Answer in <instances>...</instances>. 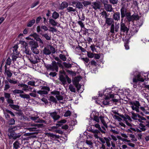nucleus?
<instances>
[{"label": "nucleus", "instance_id": "b1692460", "mask_svg": "<svg viewBox=\"0 0 149 149\" xmlns=\"http://www.w3.org/2000/svg\"><path fill=\"white\" fill-rule=\"evenodd\" d=\"M38 46H35L34 47H31V50L32 52L34 54H38L39 53V51L38 49H37V48Z\"/></svg>", "mask_w": 149, "mask_h": 149}, {"label": "nucleus", "instance_id": "f8f14e48", "mask_svg": "<svg viewBox=\"0 0 149 149\" xmlns=\"http://www.w3.org/2000/svg\"><path fill=\"white\" fill-rule=\"evenodd\" d=\"M100 130H92L91 132L93 134V136L95 138H99V135L100 134Z\"/></svg>", "mask_w": 149, "mask_h": 149}, {"label": "nucleus", "instance_id": "c756f323", "mask_svg": "<svg viewBox=\"0 0 149 149\" xmlns=\"http://www.w3.org/2000/svg\"><path fill=\"white\" fill-rule=\"evenodd\" d=\"M99 140L102 143V144H104L109 139L107 137H104L103 138L99 137L98 138Z\"/></svg>", "mask_w": 149, "mask_h": 149}, {"label": "nucleus", "instance_id": "1a4fd4ad", "mask_svg": "<svg viewBox=\"0 0 149 149\" xmlns=\"http://www.w3.org/2000/svg\"><path fill=\"white\" fill-rule=\"evenodd\" d=\"M129 16V18H128L127 20L129 22L134 20H137L139 19V17L136 13H134L132 15H131L130 13Z\"/></svg>", "mask_w": 149, "mask_h": 149}, {"label": "nucleus", "instance_id": "8fccbe9b", "mask_svg": "<svg viewBox=\"0 0 149 149\" xmlns=\"http://www.w3.org/2000/svg\"><path fill=\"white\" fill-rule=\"evenodd\" d=\"M29 87L27 85L24 84L22 88V90L24 91H29Z\"/></svg>", "mask_w": 149, "mask_h": 149}, {"label": "nucleus", "instance_id": "338daca9", "mask_svg": "<svg viewBox=\"0 0 149 149\" xmlns=\"http://www.w3.org/2000/svg\"><path fill=\"white\" fill-rule=\"evenodd\" d=\"M56 97L58 100H61L63 99V96L60 95V94L57 96H56Z\"/></svg>", "mask_w": 149, "mask_h": 149}, {"label": "nucleus", "instance_id": "a18cd8bd", "mask_svg": "<svg viewBox=\"0 0 149 149\" xmlns=\"http://www.w3.org/2000/svg\"><path fill=\"white\" fill-rule=\"evenodd\" d=\"M132 115V118L135 120H137V116H138V115H139V114L137 115L136 114H135V113H134L133 112H132L131 113Z\"/></svg>", "mask_w": 149, "mask_h": 149}, {"label": "nucleus", "instance_id": "f257e3e1", "mask_svg": "<svg viewBox=\"0 0 149 149\" xmlns=\"http://www.w3.org/2000/svg\"><path fill=\"white\" fill-rule=\"evenodd\" d=\"M15 128V127L9 128L8 130V132L9 133L8 134L9 138L10 139H12L14 140L19 138L21 136V134L19 133L17 134L14 132Z\"/></svg>", "mask_w": 149, "mask_h": 149}, {"label": "nucleus", "instance_id": "f704fd0d", "mask_svg": "<svg viewBox=\"0 0 149 149\" xmlns=\"http://www.w3.org/2000/svg\"><path fill=\"white\" fill-rule=\"evenodd\" d=\"M20 97L23 98H26V99H29L30 98V96L29 95L27 94H20L19 95Z\"/></svg>", "mask_w": 149, "mask_h": 149}, {"label": "nucleus", "instance_id": "4d7b16f0", "mask_svg": "<svg viewBox=\"0 0 149 149\" xmlns=\"http://www.w3.org/2000/svg\"><path fill=\"white\" fill-rule=\"evenodd\" d=\"M51 94L52 95H55L56 96H57L60 94V92L57 91H52L51 92Z\"/></svg>", "mask_w": 149, "mask_h": 149}, {"label": "nucleus", "instance_id": "79ce46f5", "mask_svg": "<svg viewBox=\"0 0 149 149\" xmlns=\"http://www.w3.org/2000/svg\"><path fill=\"white\" fill-rule=\"evenodd\" d=\"M93 121V123H95V122L96 123H99L100 122V120L99 118L96 116H95L94 117Z\"/></svg>", "mask_w": 149, "mask_h": 149}, {"label": "nucleus", "instance_id": "412c9836", "mask_svg": "<svg viewBox=\"0 0 149 149\" xmlns=\"http://www.w3.org/2000/svg\"><path fill=\"white\" fill-rule=\"evenodd\" d=\"M5 73L7 74L8 77H10L12 75V73H11L10 71L9 70H7V67L6 65H5Z\"/></svg>", "mask_w": 149, "mask_h": 149}, {"label": "nucleus", "instance_id": "2f4dec72", "mask_svg": "<svg viewBox=\"0 0 149 149\" xmlns=\"http://www.w3.org/2000/svg\"><path fill=\"white\" fill-rule=\"evenodd\" d=\"M68 6V4L65 2H63L61 3L60 6L61 9H63Z\"/></svg>", "mask_w": 149, "mask_h": 149}, {"label": "nucleus", "instance_id": "c85d7f7f", "mask_svg": "<svg viewBox=\"0 0 149 149\" xmlns=\"http://www.w3.org/2000/svg\"><path fill=\"white\" fill-rule=\"evenodd\" d=\"M20 143L18 141H15L13 144V148L15 149H18L19 148Z\"/></svg>", "mask_w": 149, "mask_h": 149}, {"label": "nucleus", "instance_id": "dca6fc26", "mask_svg": "<svg viewBox=\"0 0 149 149\" xmlns=\"http://www.w3.org/2000/svg\"><path fill=\"white\" fill-rule=\"evenodd\" d=\"M18 47L17 45H15L13 47V54L19 56V52L17 51Z\"/></svg>", "mask_w": 149, "mask_h": 149}, {"label": "nucleus", "instance_id": "052dcab7", "mask_svg": "<svg viewBox=\"0 0 149 149\" xmlns=\"http://www.w3.org/2000/svg\"><path fill=\"white\" fill-rule=\"evenodd\" d=\"M110 3L113 4H116L118 3V0H109Z\"/></svg>", "mask_w": 149, "mask_h": 149}, {"label": "nucleus", "instance_id": "cd10ccee", "mask_svg": "<svg viewBox=\"0 0 149 149\" xmlns=\"http://www.w3.org/2000/svg\"><path fill=\"white\" fill-rule=\"evenodd\" d=\"M29 44L31 46V47H33L38 46L37 43L34 41L33 40L30 41L29 42Z\"/></svg>", "mask_w": 149, "mask_h": 149}, {"label": "nucleus", "instance_id": "6e6552de", "mask_svg": "<svg viewBox=\"0 0 149 149\" xmlns=\"http://www.w3.org/2000/svg\"><path fill=\"white\" fill-rule=\"evenodd\" d=\"M120 116L123 119V120L127 125L130 127L132 126L131 124L130 123V122L132 121V120L128 115H120Z\"/></svg>", "mask_w": 149, "mask_h": 149}, {"label": "nucleus", "instance_id": "6ab92c4d", "mask_svg": "<svg viewBox=\"0 0 149 149\" xmlns=\"http://www.w3.org/2000/svg\"><path fill=\"white\" fill-rule=\"evenodd\" d=\"M72 82L74 85L75 87L77 88L78 90H79L80 88V86L78 83V81L77 80V79L75 78Z\"/></svg>", "mask_w": 149, "mask_h": 149}, {"label": "nucleus", "instance_id": "6e6d98bb", "mask_svg": "<svg viewBox=\"0 0 149 149\" xmlns=\"http://www.w3.org/2000/svg\"><path fill=\"white\" fill-rule=\"evenodd\" d=\"M11 59L10 57H8L6 60V63L5 65H10L11 63Z\"/></svg>", "mask_w": 149, "mask_h": 149}, {"label": "nucleus", "instance_id": "4c0bfd02", "mask_svg": "<svg viewBox=\"0 0 149 149\" xmlns=\"http://www.w3.org/2000/svg\"><path fill=\"white\" fill-rule=\"evenodd\" d=\"M69 89L70 91L72 92L75 93L76 92L75 88L74 86L72 84H70L69 86Z\"/></svg>", "mask_w": 149, "mask_h": 149}, {"label": "nucleus", "instance_id": "39448f33", "mask_svg": "<svg viewBox=\"0 0 149 149\" xmlns=\"http://www.w3.org/2000/svg\"><path fill=\"white\" fill-rule=\"evenodd\" d=\"M144 81V79L143 77V75L141 73H138V74L134 76L133 79V83H138L139 81L143 82Z\"/></svg>", "mask_w": 149, "mask_h": 149}, {"label": "nucleus", "instance_id": "e2e57ef3", "mask_svg": "<svg viewBox=\"0 0 149 149\" xmlns=\"http://www.w3.org/2000/svg\"><path fill=\"white\" fill-rule=\"evenodd\" d=\"M87 55L90 58H93L94 56V54L92 53L89 52H87Z\"/></svg>", "mask_w": 149, "mask_h": 149}, {"label": "nucleus", "instance_id": "de8ad7c7", "mask_svg": "<svg viewBox=\"0 0 149 149\" xmlns=\"http://www.w3.org/2000/svg\"><path fill=\"white\" fill-rule=\"evenodd\" d=\"M130 137L132 138L131 140L132 141H137V139L135 138V136L134 135L130 134Z\"/></svg>", "mask_w": 149, "mask_h": 149}, {"label": "nucleus", "instance_id": "a878e982", "mask_svg": "<svg viewBox=\"0 0 149 149\" xmlns=\"http://www.w3.org/2000/svg\"><path fill=\"white\" fill-rule=\"evenodd\" d=\"M59 16V15L57 12L54 11L52 15V19H56L58 18Z\"/></svg>", "mask_w": 149, "mask_h": 149}, {"label": "nucleus", "instance_id": "ea45409f", "mask_svg": "<svg viewBox=\"0 0 149 149\" xmlns=\"http://www.w3.org/2000/svg\"><path fill=\"white\" fill-rule=\"evenodd\" d=\"M59 56L60 58L62 61H65L66 60L67 58L65 55L62 54H60Z\"/></svg>", "mask_w": 149, "mask_h": 149}, {"label": "nucleus", "instance_id": "69168bd1", "mask_svg": "<svg viewBox=\"0 0 149 149\" xmlns=\"http://www.w3.org/2000/svg\"><path fill=\"white\" fill-rule=\"evenodd\" d=\"M12 60L14 62L16 60L17 58H18L17 55H16L13 54L12 56Z\"/></svg>", "mask_w": 149, "mask_h": 149}, {"label": "nucleus", "instance_id": "58836bf2", "mask_svg": "<svg viewBox=\"0 0 149 149\" xmlns=\"http://www.w3.org/2000/svg\"><path fill=\"white\" fill-rule=\"evenodd\" d=\"M5 83L6 84L5 85L4 90L6 91L10 87V86L8 82L7 81H5Z\"/></svg>", "mask_w": 149, "mask_h": 149}, {"label": "nucleus", "instance_id": "393cba45", "mask_svg": "<svg viewBox=\"0 0 149 149\" xmlns=\"http://www.w3.org/2000/svg\"><path fill=\"white\" fill-rule=\"evenodd\" d=\"M34 57L35 58V60H33V58H31L30 59V61L33 64H36L38 62L39 60V59L38 56H35Z\"/></svg>", "mask_w": 149, "mask_h": 149}, {"label": "nucleus", "instance_id": "4468645a", "mask_svg": "<svg viewBox=\"0 0 149 149\" xmlns=\"http://www.w3.org/2000/svg\"><path fill=\"white\" fill-rule=\"evenodd\" d=\"M92 126H94L96 128H97L98 130H99L102 133L104 134L105 133V131L102 130L100 127V125L98 124V123H96V122L95 123H93Z\"/></svg>", "mask_w": 149, "mask_h": 149}, {"label": "nucleus", "instance_id": "f3484780", "mask_svg": "<svg viewBox=\"0 0 149 149\" xmlns=\"http://www.w3.org/2000/svg\"><path fill=\"white\" fill-rule=\"evenodd\" d=\"M93 7L95 10L100 9V3L99 2H94L92 3Z\"/></svg>", "mask_w": 149, "mask_h": 149}, {"label": "nucleus", "instance_id": "49530a36", "mask_svg": "<svg viewBox=\"0 0 149 149\" xmlns=\"http://www.w3.org/2000/svg\"><path fill=\"white\" fill-rule=\"evenodd\" d=\"M49 100L51 101L54 102H57L56 99L53 96H50Z\"/></svg>", "mask_w": 149, "mask_h": 149}, {"label": "nucleus", "instance_id": "7ed1b4c3", "mask_svg": "<svg viewBox=\"0 0 149 149\" xmlns=\"http://www.w3.org/2000/svg\"><path fill=\"white\" fill-rule=\"evenodd\" d=\"M120 13L121 15V21H123L124 17H126L127 19L129 18L130 12H127V9L124 7H123L120 9Z\"/></svg>", "mask_w": 149, "mask_h": 149}, {"label": "nucleus", "instance_id": "c9c22d12", "mask_svg": "<svg viewBox=\"0 0 149 149\" xmlns=\"http://www.w3.org/2000/svg\"><path fill=\"white\" fill-rule=\"evenodd\" d=\"M41 35L42 36L44 37L47 40H50L51 39V36H49L47 33L42 34Z\"/></svg>", "mask_w": 149, "mask_h": 149}, {"label": "nucleus", "instance_id": "423d86ee", "mask_svg": "<svg viewBox=\"0 0 149 149\" xmlns=\"http://www.w3.org/2000/svg\"><path fill=\"white\" fill-rule=\"evenodd\" d=\"M47 68L48 70H50L52 71H56L58 72V67L57 65V63L55 61H53L52 65H48Z\"/></svg>", "mask_w": 149, "mask_h": 149}, {"label": "nucleus", "instance_id": "9b49d317", "mask_svg": "<svg viewBox=\"0 0 149 149\" xmlns=\"http://www.w3.org/2000/svg\"><path fill=\"white\" fill-rule=\"evenodd\" d=\"M114 95L113 94H109L106 97V99L103 101V104L104 105H108L109 104V101L107 100L109 99L110 98H113L114 97Z\"/></svg>", "mask_w": 149, "mask_h": 149}, {"label": "nucleus", "instance_id": "3c124183", "mask_svg": "<svg viewBox=\"0 0 149 149\" xmlns=\"http://www.w3.org/2000/svg\"><path fill=\"white\" fill-rule=\"evenodd\" d=\"M67 10L68 12H74L75 11V9L73 8L72 7H69L67 8Z\"/></svg>", "mask_w": 149, "mask_h": 149}, {"label": "nucleus", "instance_id": "603ef678", "mask_svg": "<svg viewBox=\"0 0 149 149\" xmlns=\"http://www.w3.org/2000/svg\"><path fill=\"white\" fill-rule=\"evenodd\" d=\"M71 114V112L70 111H67L64 114V116L65 117H68L70 116Z\"/></svg>", "mask_w": 149, "mask_h": 149}, {"label": "nucleus", "instance_id": "ddd939ff", "mask_svg": "<svg viewBox=\"0 0 149 149\" xmlns=\"http://www.w3.org/2000/svg\"><path fill=\"white\" fill-rule=\"evenodd\" d=\"M105 24H107L108 26H111L114 24L113 19L111 18H107L106 19L105 21Z\"/></svg>", "mask_w": 149, "mask_h": 149}, {"label": "nucleus", "instance_id": "2eb2a0df", "mask_svg": "<svg viewBox=\"0 0 149 149\" xmlns=\"http://www.w3.org/2000/svg\"><path fill=\"white\" fill-rule=\"evenodd\" d=\"M104 7L105 9L107 11L111 12L113 10V8L111 5L107 4H104Z\"/></svg>", "mask_w": 149, "mask_h": 149}, {"label": "nucleus", "instance_id": "7c9ffc66", "mask_svg": "<svg viewBox=\"0 0 149 149\" xmlns=\"http://www.w3.org/2000/svg\"><path fill=\"white\" fill-rule=\"evenodd\" d=\"M138 128L141 130V132L145 131L146 130V126L143 125L142 123H140Z\"/></svg>", "mask_w": 149, "mask_h": 149}, {"label": "nucleus", "instance_id": "e433bc0d", "mask_svg": "<svg viewBox=\"0 0 149 149\" xmlns=\"http://www.w3.org/2000/svg\"><path fill=\"white\" fill-rule=\"evenodd\" d=\"M100 118L102 123L103 125L105 127L107 128V125L104 119V117L102 116H100Z\"/></svg>", "mask_w": 149, "mask_h": 149}, {"label": "nucleus", "instance_id": "0eeeda50", "mask_svg": "<svg viewBox=\"0 0 149 149\" xmlns=\"http://www.w3.org/2000/svg\"><path fill=\"white\" fill-rule=\"evenodd\" d=\"M49 91L50 88L49 87L43 86L42 87L40 90L37 92V93L41 95H42L47 94Z\"/></svg>", "mask_w": 149, "mask_h": 149}, {"label": "nucleus", "instance_id": "c03bdc74", "mask_svg": "<svg viewBox=\"0 0 149 149\" xmlns=\"http://www.w3.org/2000/svg\"><path fill=\"white\" fill-rule=\"evenodd\" d=\"M83 6L80 2H77L76 5V7L79 9L82 8Z\"/></svg>", "mask_w": 149, "mask_h": 149}, {"label": "nucleus", "instance_id": "5701e85b", "mask_svg": "<svg viewBox=\"0 0 149 149\" xmlns=\"http://www.w3.org/2000/svg\"><path fill=\"white\" fill-rule=\"evenodd\" d=\"M49 23L53 26H56L58 22L53 19H50L49 21Z\"/></svg>", "mask_w": 149, "mask_h": 149}, {"label": "nucleus", "instance_id": "9d476101", "mask_svg": "<svg viewBox=\"0 0 149 149\" xmlns=\"http://www.w3.org/2000/svg\"><path fill=\"white\" fill-rule=\"evenodd\" d=\"M49 114L50 116L54 119V121L58 120L60 118V116L58 115L56 111L51 112Z\"/></svg>", "mask_w": 149, "mask_h": 149}, {"label": "nucleus", "instance_id": "864d4df0", "mask_svg": "<svg viewBox=\"0 0 149 149\" xmlns=\"http://www.w3.org/2000/svg\"><path fill=\"white\" fill-rule=\"evenodd\" d=\"M33 36L34 39L36 40V41L40 38L39 36L36 33H33Z\"/></svg>", "mask_w": 149, "mask_h": 149}, {"label": "nucleus", "instance_id": "a211bd4d", "mask_svg": "<svg viewBox=\"0 0 149 149\" xmlns=\"http://www.w3.org/2000/svg\"><path fill=\"white\" fill-rule=\"evenodd\" d=\"M113 16L115 20L118 21L120 20V14L119 12H116L114 13Z\"/></svg>", "mask_w": 149, "mask_h": 149}, {"label": "nucleus", "instance_id": "f03ea898", "mask_svg": "<svg viewBox=\"0 0 149 149\" xmlns=\"http://www.w3.org/2000/svg\"><path fill=\"white\" fill-rule=\"evenodd\" d=\"M131 107L133 110L137 112H139V109L140 105L139 102L137 101H134L130 103Z\"/></svg>", "mask_w": 149, "mask_h": 149}, {"label": "nucleus", "instance_id": "680f3d73", "mask_svg": "<svg viewBox=\"0 0 149 149\" xmlns=\"http://www.w3.org/2000/svg\"><path fill=\"white\" fill-rule=\"evenodd\" d=\"M86 143L89 145V147H91L92 146L93 144V143L91 141L89 140H86Z\"/></svg>", "mask_w": 149, "mask_h": 149}, {"label": "nucleus", "instance_id": "13d9d810", "mask_svg": "<svg viewBox=\"0 0 149 149\" xmlns=\"http://www.w3.org/2000/svg\"><path fill=\"white\" fill-rule=\"evenodd\" d=\"M78 23L80 26L81 28H84V24L81 21H79L78 22Z\"/></svg>", "mask_w": 149, "mask_h": 149}, {"label": "nucleus", "instance_id": "4be33fe9", "mask_svg": "<svg viewBox=\"0 0 149 149\" xmlns=\"http://www.w3.org/2000/svg\"><path fill=\"white\" fill-rule=\"evenodd\" d=\"M59 80L63 85H65L66 84V77H65L63 75H61L59 77Z\"/></svg>", "mask_w": 149, "mask_h": 149}, {"label": "nucleus", "instance_id": "bb28decb", "mask_svg": "<svg viewBox=\"0 0 149 149\" xmlns=\"http://www.w3.org/2000/svg\"><path fill=\"white\" fill-rule=\"evenodd\" d=\"M9 106L14 110H17L19 109V107L18 105H15L14 104H10Z\"/></svg>", "mask_w": 149, "mask_h": 149}, {"label": "nucleus", "instance_id": "aec40b11", "mask_svg": "<svg viewBox=\"0 0 149 149\" xmlns=\"http://www.w3.org/2000/svg\"><path fill=\"white\" fill-rule=\"evenodd\" d=\"M43 54L47 55H49L51 53V51L47 47H45L42 50Z\"/></svg>", "mask_w": 149, "mask_h": 149}, {"label": "nucleus", "instance_id": "0e129e2a", "mask_svg": "<svg viewBox=\"0 0 149 149\" xmlns=\"http://www.w3.org/2000/svg\"><path fill=\"white\" fill-rule=\"evenodd\" d=\"M27 84L29 85H31L32 86H35V82L34 81H30L27 83Z\"/></svg>", "mask_w": 149, "mask_h": 149}, {"label": "nucleus", "instance_id": "774afa93", "mask_svg": "<svg viewBox=\"0 0 149 149\" xmlns=\"http://www.w3.org/2000/svg\"><path fill=\"white\" fill-rule=\"evenodd\" d=\"M4 95L5 97L7 99H9L10 97V94L8 93H4Z\"/></svg>", "mask_w": 149, "mask_h": 149}, {"label": "nucleus", "instance_id": "09e8293b", "mask_svg": "<svg viewBox=\"0 0 149 149\" xmlns=\"http://www.w3.org/2000/svg\"><path fill=\"white\" fill-rule=\"evenodd\" d=\"M141 92L142 96L144 97L147 99L148 97V94L147 93H144V91H141Z\"/></svg>", "mask_w": 149, "mask_h": 149}, {"label": "nucleus", "instance_id": "72a5a7b5", "mask_svg": "<svg viewBox=\"0 0 149 149\" xmlns=\"http://www.w3.org/2000/svg\"><path fill=\"white\" fill-rule=\"evenodd\" d=\"M35 19H33L29 21L27 24V26L29 27H31L35 23Z\"/></svg>", "mask_w": 149, "mask_h": 149}, {"label": "nucleus", "instance_id": "a19ab883", "mask_svg": "<svg viewBox=\"0 0 149 149\" xmlns=\"http://www.w3.org/2000/svg\"><path fill=\"white\" fill-rule=\"evenodd\" d=\"M110 28V32L111 33H114V31L115 28V26L114 24L111 25Z\"/></svg>", "mask_w": 149, "mask_h": 149}, {"label": "nucleus", "instance_id": "20e7f679", "mask_svg": "<svg viewBox=\"0 0 149 149\" xmlns=\"http://www.w3.org/2000/svg\"><path fill=\"white\" fill-rule=\"evenodd\" d=\"M129 31V28L126 26L125 24L123 23V21H121L120 23V31L121 34H124L125 33L127 34Z\"/></svg>", "mask_w": 149, "mask_h": 149}, {"label": "nucleus", "instance_id": "5fc2aeb1", "mask_svg": "<svg viewBox=\"0 0 149 149\" xmlns=\"http://www.w3.org/2000/svg\"><path fill=\"white\" fill-rule=\"evenodd\" d=\"M15 120L13 118H11L10 120L9 121L8 123L9 124L11 125H13L15 124Z\"/></svg>", "mask_w": 149, "mask_h": 149}, {"label": "nucleus", "instance_id": "bf43d9fd", "mask_svg": "<svg viewBox=\"0 0 149 149\" xmlns=\"http://www.w3.org/2000/svg\"><path fill=\"white\" fill-rule=\"evenodd\" d=\"M138 117L139 118H140L141 121H144L145 122L147 121V120L143 116H140V115H138Z\"/></svg>", "mask_w": 149, "mask_h": 149}, {"label": "nucleus", "instance_id": "473e14b6", "mask_svg": "<svg viewBox=\"0 0 149 149\" xmlns=\"http://www.w3.org/2000/svg\"><path fill=\"white\" fill-rule=\"evenodd\" d=\"M7 81L10 84H16L17 82V80H15V79H14V80H12L10 79H8Z\"/></svg>", "mask_w": 149, "mask_h": 149}, {"label": "nucleus", "instance_id": "37998d69", "mask_svg": "<svg viewBox=\"0 0 149 149\" xmlns=\"http://www.w3.org/2000/svg\"><path fill=\"white\" fill-rule=\"evenodd\" d=\"M102 15L103 16L105 19L108 18V15H107V13L105 11H103L102 12Z\"/></svg>", "mask_w": 149, "mask_h": 149}]
</instances>
